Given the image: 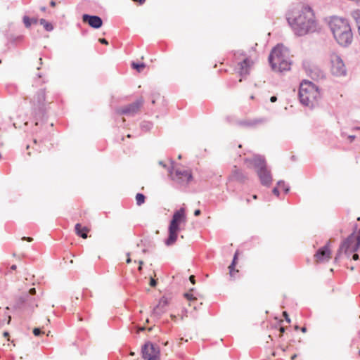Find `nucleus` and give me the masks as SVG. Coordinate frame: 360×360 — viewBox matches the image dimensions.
<instances>
[{
    "instance_id": "nucleus-45",
    "label": "nucleus",
    "mask_w": 360,
    "mask_h": 360,
    "mask_svg": "<svg viewBox=\"0 0 360 360\" xmlns=\"http://www.w3.org/2000/svg\"><path fill=\"white\" fill-rule=\"evenodd\" d=\"M50 5L53 7L56 6V2L54 1H51Z\"/></svg>"
},
{
    "instance_id": "nucleus-41",
    "label": "nucleus",
    "mask_w": 360,
    "mask_h": 360,
    "mask_svg": "<svg viewBox=\"0 0 360 360\" xmlns=\"http://www.w3.org/2000/svg\"><path fill=\"white\" fill-rule=\"evenodd\" d=\"M200 214V210H195V212H194V215L195 216L197 217V216H199Z\"/></svg>"
},
{
    "instance_id": "nucleus-34",
    "label": "nucleus",
    "mask_w": 360,
    "mask_h": 360,
    "mask_svg": "<svg viewBox=\"0 0 360 360\" xmlns=\"http://www.w3.org/2000/svg\"><path fill=\"white\" fill-rule=\"evenodd\" d=\"M273 193L277 196L279 195V191H278V187H275L273 191H272Z\"/></svg>"
},
{
    "instance_id": "nucleus-24",
    "label": "nucleus",
    "mask_w": 360,
    "mask_h": 360,
    "mask_svg": "<svg viewBox=\"0 0 360 360\" xmlns=\"http://www.w3.org/2000/svg\"><path fill=\"white\" fill-rule=\"evenodd\" d=\"M40 24L43 25L44 29L48 32H51L53 30V26L52 25V24L47 22L46 20L43 18L40 20Z\"/></svg>"
},
{
    "instance_id": "nucleus-16",
    "label": "nucleus",
    "mask_w": 360,
    "mask_h": 360,
    "mask_svg": "<svg viewBox=\"0 0 360 360\" xmlns=\"http://www.w3.org/2000/svg\"><path fill=\"white\" fill-rule=\"evenodd\" d=\"M33 105L39 110H42L45 103V91L41 89L37 91L32 101Z\"/></svg>"
},
{
    "instance_id": "nucleus-12",
    "label": "nucleus",
    "mask_w": 360,
    "mask_h": 360,
    "mask_svg": "<svg viewBox=\"0 0 360 360\" xmlns=\"http://www.w3.org/2000/svg\"><path fill=\"white\" fill-rule=\"evenodd\" d=\"M143 105L141 100H137L136 101L130 103L123 108L117 110V113L120 115H124L127 116H133L138 112L139 108Z\"/></svg>"
},
{
    "instance_id": "nucleus-22",
    "label": "nucleus",
    "mask_w": 360,
    "mask_h": 360,
    "mask_svg": "<svg viewBox=\"0 0 360 360\" xmlns=\"http://www.w3.org/2000/svg\"><path fill=\"white\" fill-rule=\"evenodd\" d=\"M351 15L354 18V20H355V22H356V23L357 25V27H358V30H359V26H360V10L359 9H356V10L352 11V13H351Z\"/></svg>"
},
{
    "instance_id": "nucleus-32",
    "label": "nucleus",
    "mask_w": 360,
    "mask_h": 360,
    "mask_svg": "<svg viewBox=\"0 0 360 360\" xmlns=\"http://www.w3.org/2000/svg\"><path fill=\"white\" fill-rule=\"evenodd\" d=\"M28 297H29L28 295H25V296L20 297L19 302L20 304H23V303L26 302L27 301H28Z\"/></svg>"
},
{
    "instance_id": "nucleus-52",
    "label": "nucleus",
    "mask_w": 360,
    "mask_h": 360,
    "mask_svg": "<svg viewBox=\"0 0 360 360\" xmlns=\"http://www.w3.org/2000/svg\"><path fill=\"white\" fill-rule=\"evenodd\" d=\"M252 198H253L254 199H257V195H254L252 196Z\"/></svg>"
},
{
    "instance_id": "nucleus-20",
    "label": "nucleus",
    "mask_w": 360,
    "mask_h": 360,
    "mask_svg": "<svg viewBox=\"0 0 360 360\" xmlns=\"http://www.w3.org/2000/svg\"><path fill=\"white\" fill-rule=\"evenodd\" d=\"M75 231L76 233L80 237L83 238H87V233L89 231V229L85 226L82 227L80 224H77L75 225Z\"/></svg>"
},
{
    "instance_id": "nucleus-3",
    "label": "nucleus",
    "mask_w": 360,
    "mask_h": 360,
    "mask_svg": "<svg viewBox=\"0 0 360 360\" xmlns=\"http://www.w3.org/2000/svg\"><path fill=\"white\" fill-rule=\"evenodd\" d=\"M245 162L248 167H252L256 170L260 182L263 186H270L272 181V176L271 171L266 167L264 157L255 155L251 158H245Z\"/></svg>"
},
{
    "instance_id": "nucleus-54",
    "label": "nucleus",
    "mask_w": 360,
    "mask_h": 360,
    "mask_svg": "<svg viewBox=\"0 0 360 360\" xmlns=\"http://www.w3.org/2000/svg\"><path fill=\"white\" fill-rule=\"evenodd\" d=\"M354 1L359 2L360 1V0H354Z\"/></svg>"
},
{
    "instance_id": "nucleus-27",
    "label": "nucleus",
    "mask_w": 360,
    "mask_h": 360,
    "mask_svg": "<svg viewBox=\"0 0 360 360\" xmlns=\"http://www.w3.org/2000/svg\"><path fill=\"white\" fill-rule=\"evenodd\" d=\"M37 22V19H34V18H32V19H30L29 17L27 16H24L23 17V22L25 25L26 27H29L32 22Z\"/></svg>"
},
{
    "instance_id": "nucleus-19",
    "label": "nucleus",
    "mask_w": 360,
    "mask_h": 360,
    "mask_svg": "<svg viewBox=\"0 0 360 360\" xmlns=\"http://www.w3.org/2000/svg\"><path fill=\"white\" fill-rule=\"evenodd\" d=\"M263 119H255L250 120H243L240 122V124L248 127H254L258 124L264 122Z\"/></svg>"
},
{
    "instance_id": "nucleus-9",
    "label": "nucleus",
    "mask_w": 360,
    "mask_h": 360,
    "mask_svg": "<svg viewBox=\"0 0 360 360\" xmlns=\"http://www.w3.org/2000/svg\"><path fill=\"white\" fill-rule=\"evenodd\" d=\"M328 25L333 37L350 26L348 20L338 16L330 17Z\"/></svg>"
},
{
    "instance_id": "nucleus-38",
    "label": "nucleus",
    "mask_w": 360,
    "mask_h": 360,
    "mask_svg": "<svg viewBox=\"0 0 360 360\" xmlns=\"http://www.w3.org/2000/svg\"><path fill=\"white\" fill-rule=\"evenodd\" d=\"M36 293V290L34 288H31L30 290H29V294L31 295H33Z\"/></svg>"
},
{
    "instance_id": "nucleus-53",
    "label": "nucleus",
    "mask_w": 360,
    "mask_h": 360,
    "mask_svg": "<svg viewBox=\"0 0 360 360\" xmlns=\"http://www.w3.org/2000/svg\"><path fill=\"white\" fill-rule=\"evenodd\" d=\"M8 335V333L7 332H5V333H4V335H5V336H6V335Z\"/></svg>"
},
{
    "instance_id": "nucleus-50",
    "label": "nucleus",
    "mask_w": 360,
    "mask_h": 360,
    "mask_svg": "<svg viewBox=\"0 0 360 360\" xmlns=\"http://www.w3.org/2000/svg\"><path fill=\"white\" fill-rule=\"evenodd\" d=\"M280 331H281V333H284V331H285L284 328H283V327H281V328H280Z\"/></svg>"
},
{
    "instance_id": "nucleus-13",
    "label": "nucleus",
    "mask_w": 360,
    "mask_h": 360,
    "mask_svg": "<svg viewBox=\"0 0 360 360\" xmlns=\"http://www.w3.org/2000/svg\"><path fill=\"white\" fill-rule=\"evenodd\" d=\"M331 256V251L329 248V242L323 247L319 248L314 255L315 259L317 262H328Z\"/></svg>"
},
{
    "instance_id": "nucleus-36",
    "label": "nucleus",
    "mask_w": 360,
    "mask_h": 360,
    "mask_svg": "<svg viewBox=\"0 0 360 360\" xmlns=\"http://www.w3.org/2000/svg\"><path fill=\"white\" fill-rule=\"evenodd\" d=\"M283 316H284V317H285V319L286 321H287V322H288V323H290V319H289V317H288V315L287 312H286V311H284V312L283 313Z\"/></svg>"
},
{
    "instance_id": "nucleus-47",
    "label": "nucleus",
    "mask_w": 360,
    "mask_h": 360,
    "mask_svg": "<svg viewBox=\"0 0 360 360\" xmlns=\"http://www.w3.org/2000/svg\"><path fill=\"white\" fill-rule=\"evenodd\" d=\"M11 270H15L16 269V265L13 264L11 267Z\"/></svg>"
},
{
    "instance_id": "nucleus-21",
    "label": "nucleus",
    "mask_w": 360,
    "mask_h": 360,
    "mask_svg": "<svg viewBox=\"0 0 360 360\" xmlns=\"http://www.w3.org/2000/svg\"><path fill=\"white\" fill-rule=\"evenodd\" d=\"M231 177L237 181H243L245 179V176L243 172L236 167H234V169L232 171Z\"/></svg>"
},
{
    "instance_id": "nucleus-23",
    "label": "nucleus",
    "mask_w": 360,
    "mask_h": 360,
    "mask_svg": "<svg viewBox=\"0 0 360 360\" xmlns=\"http://www.w3.org/2000/svg\"><path fill=\"white\" fill-rule=\"evenodd\" d=\"M237 257H238V252H236L235 253L233 259V261H232V263L229 266V274H230L231 277H234V267L236 266Z\"/></svg>"
},
{
    "instance_id": "nucleus-18",
    "label": "nucleus",
    "mask_w": 360,
    "mask_h": 360,
    "mask_svg": "<svg viewBox=\"0 0 360 360\" xmlns=\"http://www.w3.org/2000/svg\"><path fill=\"white\" fill-rule=\"evenodd\" d=\"M307 72L313 79H319L323 77V72L316 66H312Z\"/></svg>"
},
{
    "instance_id": "nucleus-14",
    "label": "nucleus",
    "mask_w": 360,
    "mask_h": 360,
    "mask_svg": "<svg viewBox=\"0 0 360 360\" xmlns=\"http://www.w3.org/2000/svg\"><path fill=\"white\" fill-rule=\"evenodd\" d=\"M253 62L248 58H245L238 63L236 67L237 72L242 77H246L250 73V68Z\"/></svg>"
},
{
    "instance_id": "nucleus-33",
    "label": "nucleus",
    "mask_w": 360,
    "mask_h": 360,
    "mask_svg": "<svg viewBox=\"0 0 360 360\" xmlns=\"http://www.w3.org/2000/svg\"><path fill=\"white\" fill-rule=\"evenodd\" d=\"M33 333L35 336H39L41 335V331L40 330V328H36L33 330Z\"/></svg>"
},
{
    "instance_id": "nucleus-29",
    "label": "nucleus",
    "mask_w": 360,
    "mask_h": 360,
    "mask_svg": "<svg viewBox=\"0 0 360 360\" xmlns=\"http://www.w3.org/2000/svg\"><path fill=\"white\" fill-rule=\"evenodd\" d=\"M131 65L138 72H141L146 66L144 63H136L134 62L132 63Z\"/></svg>"
},
{
    "instance_id": "nucleus-42",
    "label": "nucleus",
    "mask_w": 360,
    "mask_h": 360,
    "mask_svg": "<svg viewBox=\"0 0 360 360\" xmlns=\"http://www.w3.org/2000/svg\"><path fill=\"white\" fill-rule=\"evenodd\" d=\"M348 139L350 140V141H352L353 140H354L355 136L350 135V136H348Z\"/></svg>"
},
{
    "instance_id": "nucleus-49",
    "label": "nucleus",
    "mask_w": 360,
    "mask_h": 360,
    "mask_svg": "<svg viewBox=\"0 0 360 360\" xmlns=\"http://www.w3.org/2000/svg\"><path fill=\"white\" fill-rule=\"evenodd\" d=\"M302 332L305 333L307 331V328L305 327H302L301 328Z\"/></svg>"
},
{
    "instance_id": "nucleus-51",
    "label": "nucleus",
    "mask_w": 360,
    "mask_h": 360,
    "mask_svg": "<svg viewBox=\"0 0 360 360\" xmlns=\"http://www.w3.org/2000/svg\"><path fill=\"white\" fill-rule=\"evenodd\" d=\"M40 9H41V11H46V7L45 6H42V7H41Z\"/></svg>"
},
{
    "instance_id": "nucleus-10",
    "label": "nucleus",
    "mask_w": 360,
    "mask_h": 360,
    "mask_svg": "<svg viewBox=\"0 0 360 360\" xmlns=\"http://www.w3.org/2000/svg\"><path fill=\"white\" fill-rule=\"evenodd\" d=\"M141 354L145 360H159L160 351L157 345L147 342L142 347Z\"/></svg>"
},
{
    "instance_id": "nucleus-6",
    "label": "nucleus",
    "mask_w": 360,
    "mask_h": 360,
    "mask_svg": "<svg viewBox=\"0 0 360 360\" xmlns=\"http://www.w3.org/2000/svg\"><path fill=\"white\" fill-rule=\"evenodd\" d=\"M186 221V217L184 208L181 207L174 212L168 228L169 236L165 240V244L167 246L172 245L176 242L178 232L181 230V225L184 224Z\"/></svg>"
},
{
    "instance_id": "nucleus-48",
    "label": "nucleus",
    "mask_w": 360,
    "mask_h": 360,
    "mask_svg": "<svg viewBox=\"0 0 360 360\" xmlns=\"http://www.w3.org/2000/svg\"><path fill=\"white\" fill-rule=\"evenodd\" d=\"M134 1H139L140 4H142L145 1V0H133Z\"/></svg>"
},
{
    "instance_id": "nucleus-40",
    "label": "nucleus",
    "mask_w": 360,
    "mask_h": 360,
    "mask_svg": "<svg viewBox=\"0 0 360 360\" xmlns=\"http://www.w3.org/2000/svg\"><path fill=\"white\" fill-rule=\"evenodd\" d=\"M270 101L271 102L274 103V102H276L277 101V97L275 96H273L270 98Z\"/></svg>"
},
{
    "instance_id": "nucleus-37",
    "label": "nucleus",
    "mask_w": 360,
    "mask_h": 360,
    "mask_svg": "<svg viewBox=\"0 0 360 360\" xmlns=\"http://www.w3.org/2000/svg\"><path fill=\"white\" fill-rule=\"evenodd\" d=\"M99 41L103 44H108V41L104 38L99 39Z\"/></svg>"
},
{
    "instance_id": "nucleus-44",
    "label": "nucleus",
    "mask_w": 360,
    "mask_h": 360,
    "mask_svg": "<svg viewBox=\"0 0 360 360\" xmlns=\"http://www.w3.org/2000/svg\"><path fill=\"white\" fill-rule=\"evenodd\" d=\"M127 256H128V258L127 259V263H130L131 260V259L129 257V253H127Z\"/></svg>"
},
{
    "instance_id": "nucleus-15",
    "label": "nucleus",
    "mask_w": 360,
    "mask_h": 360,
    "mask_svg": "<svg viewBox=\"0 0 360 360\" xmlns=\"http://www.w3.org/2000/svg\"><path fill=\"white\" fill-rule=\"evenodd\" d=\"M82 20L84 22L88 23L89 26L94 29H98L103 25L102 19L97 15H90L89 14H84L82 15Z\"/></svg>"
},
{
    "instance_id": "nucleus-11",
    "label": "nucleus",
    "mask_w": 360,
    "mask_h": 360,
    "mask_svg": "<svg viewBox=\"0 0 360 360\" xmlns=\"http://www.w3.org/2000/svg\"><path fill=\"white\" fill-rule=\"evenodd\" d=\"M333 37L339 45L344 47L349 46L353 41V34L351 27L349 26L347 29L342 30V32L337 34Z\"/></svg>"
},
{
    "instance_id": "nucleus-46",
    "label": "nucleus",
    "mask_w": 360,
    "mask_h": 360,
    "mask_svg": "<svg viewBox=\"0 0 360 360\" xmlns=\"http://www.w3.org/2000/svg\"><path fill=\"white\" fill-rule=\"evenodd\" d=\"M143 262L142 261H139V264H140V266H139V271H141V265L143 264Z\"/></svg>"
},
{
    "instance_id": "nucleus-31",
    "label": "nucleus",
    "mask_w": 360,
    "mask_h": 360,
    "mask_svg": "<svg viewBox=\"0 0 360 360\" xmlns=\"http://www.w3.org/2000/svg\"><path fill=\"white\" fill-rule=\"evenodd\" d=\"M184 297L189 300L190 302H193L196 300V298L193 296V295L191 292H186L184 294Z\"/></svg>"
},
{
    "instance_id": "nucleus-4",
    "label": "nucleus",
    "mask_w": 360,
    "mask_h": 360,
    "mask_svg": "<svg viewBox=\"0 0 360 360\" xmlns=\"http://www.w3.org/2000/svg\"><path fill=\"white\" fill-rule=\"evenodd\" d=\"M299 98L302 105L313 108L320 98L319 88L312 82L304 81L300 86Z\"/></svg>"
},
{
    "instance_id": "nucleus-7",
    "label": "nucleus",
    "mask_w": 360,
    "mask_h": 360,
    "mask_svg": "<svg viewBox=\"0 0 360 360\" xmlns=\"http://www.w3.org/2000/svg\"><path fill=\"white\" fill-rule=\"evenodd\" d=\"M331 74L337 77H344L347 75L345 63L340 56L334 51L329 53Z\"/></svg>"
},
{
    "instance_id": "nucleus-30",
    "label": "nucleus",
    "mask_w": 360,
    "mask_h": 360,
    "mask_svg": "<svg viewBox=\"0 0 360 360\" xmlns=\"http://www.w3.org/2000/svg\"><path fill=\"white\" fill-rule=\"evenodd\" d=\"M159 165H161L162 167H163L164 168H166L167 169V172H169V168L172 169V170H174V162L173 161H171L170 162V165H167L163 161H160L159 162Z\"/></svg>"
},
{
    "instance_id": "nucleus-1",
    "label": "nucleus",
    "mask_w": 360,
    "mask_h": 360,
    "mask_svg": "<svg viewBox=\"0 0 360 360\" xmlns=\"http://www.w3.org/2000/svg\"><path fill=\"white\" fill-rule=\"evenodd\" d=\"M287 20L297 36H304L320 30L315 13L309 5L302 4L290 11L287 15Z\"/></svg>"
},
{
    "instance_id": "nucleus-26",
    "label": "nucleus",
    "mask_w": 360,
    "mask_h": 360,
    "mask_svg": "<svg viewBox=\"0 0 360 360\" xmlns=\"http://www.w3.org/2000/svg\"><path fill=\"white\" fill-rule=\"evenodd\" d=\"M153 127V124L150 122H143L141 124V128L143 131H149Z\"/></svg>"
},
{
    "instance_id": "nucleus-8",
    "label": "nucleus",
    "mask_w": 360,
    "mask_h": 360,
    "mask_svg": "<svg viewBox=\"0 0 360 360\" xmlns=\"http://www.w3.org/2000/svg\"><path fill=\"white\" fill-rule=\"evenodd\" d=\"M169 176L172 181L179 185H187L192 179L191 170L183 168H169Z\"/></svg>"
},
{
    "instance_id": "nucleus-28",
    "label": "nucleus",
    "mask_w": 360,
    "mask_h": 360,
    "mask_svg": "<svg viewBox=\"0 0 360 360\" xmlns=\"http://www.w3.org/2000/svg\"><path fill=\"white\" fill-rule=\"evenodd\" d=\"M278 186L282 188L285 193L290 191V187L285 184L283 181H279L277 183Z\"/></svg>"
},
{
    "instance_id": "nucleus-35",
    "label": "nucleus",
    "mask_w": 360,
    "mask_h": 360,
    "mask_svg": "<svg viewBox=\"0 0 360 360\" xmlns=\"http://www.w3.org/2000/svg\"><path fill=\"white\" fill-rule=\"evenodd\" d=\"M157 284V282L154 279V278H151L150 279V285L152 286V287H155Z\"/></svg>"
},
{
    "instance_id": "nucleus-43",
    "label": "nucleus",
    "mask_w": 360,
    "mask_h": 360,
    "mask_svg": "<svg viewBox=\"0 0 360 360\" xmlns=\"http://www.w3.org/2000/svg\"><path fill=\"white\" fill-rule=\"evenodd\" d=\"M23 240H27V241H32V238H26V237H24L22 238Z\"/></svg>"
},
{
    "instance_id": "nucleus-25",
    "label": "nucleus",
    "mask_w": 360,
    "mask_h": 360,
    "mask_svg": "<svg viewBox=\"0 0 360 360\" xmlns=\"http://www.w3.org/2000/svg\"><path fill=\"white\" fill-rule=\"evenodd\" d=\"M145 195L142 193H137L136 195V200L137 205L140 206L145 202Z\"/></svg>"
},
{
    "instance_id": "nucleus-2",
    "label": "nucleus",
    "mask_w": 360,
    "mask_h": 360,
    "mask_svg": "<svg viewBox=\"0 0 360 360\" xmlns=\"http://www.w3.org/2000/svg\"><path fill=\"white\" fill-rule=\"evenodd\" d=\"M269 61L274 71L283 72L290 69V51L283 44L274 47L269 56Z\"/></svg>"
},
{
    "instance_id": "nucleus-39",
    "label": "nucleus",
    "mask_w": 360,
    "mask_h": 360,
    "mask_svg": "<svg viewBox=\"0 0 360 360\" xmlns=\"http://www.w3.org/2000/svg\"><path fill=\"white\" fill-rule=\"evenodd\" d=\"M189 280L190 281L193 283V284H195V276H191L189 277Z\"/></svg>"
},
{
    "instance_id": "nucleus-5",
    "label": "nucleus",
    "mask_w": 360,
    "mask_h": 360,
    "mask_svg": "<svg viewBox=\"0 0 360 360\" xmlns=\"http://www.w3.org/2000/svg\"><path fill=\"white\" fill-rule=\"evenodd\" d=\"M359 246L360 229L356 234L354 233H352L342 243L338 250L337 257H335V260L338 259V257H339L342 253H344L347 257H349L352 255L354 260H357L359 259V255L356 252L358 250Z\"/></svg>"
},
{
    "instance_id": "nucleus-55",
    "label": "nucleus",
    "mask_w": 360,
    "mask_h": 360,
    "mask_svg": "<svg viewBox=\"0 0 360 360\" xmlns=\"http://www.w3.org/2000/svg\"><path fill=\"white\" fill-rule=\"evenodd\" d=\"M359 354H360V349H359Z\"/></svg>"
},
{
    "instance_id": "nucleus-17",
    "label": "nucleus",
    "mask_w": 360,
    "mask_h": 360,
    "mask_svg": "<svg viewBox=\"0 0 360 360\" xmlns=\"http://www.w3.org/2000/svg\"><path fill=\"white\" fill-rule=\"evenodd\" d=\"M168 303V300L165 297H162L158 305L153 309V314L156 317H160L166 311Z\"/></svg>"
}]
</instances>
